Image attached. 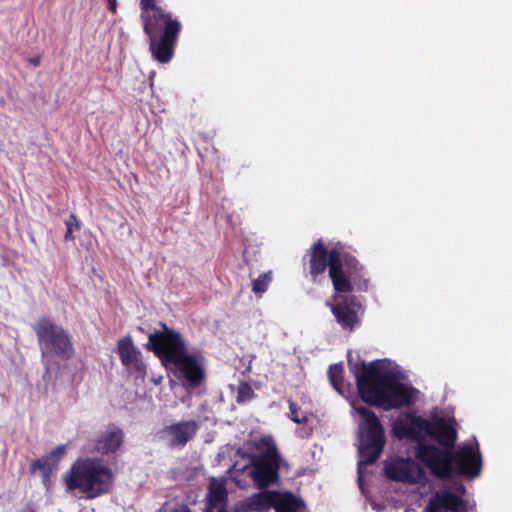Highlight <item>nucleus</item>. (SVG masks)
Returning a JSON list of instances; mask_svg holds the SVG:
<instances>
[{
	"instance_id": "nucleus-1",
	"label": "nucleus",
	"mask_w": 512,
	"mask_h": 512,
	"mask_svg": "<svg viewBox=\"0 0 512 512\" xmlns=\"http://www.w3.org/2000/svg\"><path fill=\"white\" fill-rule=\"evenodd\" d=\"M303 262L314 283L319 282L328 269L333 289L339 294L331 305V311L343 329L352 331L360 323L358 311L361 304L356 296L346 294L352 293L357 282L362 280L364 266L340 242L328 249L322 239L313 242ZM363 285L366 290V279H363Z\"/></svg>"
},
{
	"instance_id": "nucleus-2",
	"label": "nucleus",
	"mask_w": 512,
	"mask_h": 512,
	"mask_svg": "<svg viewBox=\"0 0 512 512\" xmlns=\"http://www.w3.org/2000/svg\"><path fill=\"white\" fill-rule=\"evenodd\" d=\"M159 325L161 330L149 334L145 348L153 352L165 367L173 368L175 377L186 390L199 388L206 379L203 355L198 351L190 353L179 331L164 322Z\"/></svg>"
},
{
	"instance_id": "nucleus-3",
	"label": "nucleus",
	"mask_w": 512,
	"mask_h": 512,
	"mask_svg": "<svg viewBox=\"0 0 512 512\" xmlns=\"http://www.w3.org/2000/svg\"><path fill=\"white\" fill-rule=\"evenodd\" d=\"M353 372L361 399L371 406L390 411L410 406L416 399L417 389L400 382L396 373L387 369L385 360L363 362Z\"/></svg>"
},
{
	"instance_id": "nucleus-4",
	"label": "nucleus",
	"mask_w": 512,
	"mask_h": 512,
	"mask_svg": "<svg viewBox=\"0 0 512 512\" xmlns=\"http://www.w3.org/2000/svg\"><path fill=\"white\" fill-rule=\"evenodd\" d=\"M162 0H140V21L148 37L149 50L159 63H168L182 31V23L177 16L161 5Z\"/></svg>"
},
{
	"instance_id": "nucleus-5",
	"label": "nucleus",
	"mask_w": 512,
	"mask_h": 512,
	"mask_svg": "<svg viewBox=\"0 0 512 512\" xmlns=\"http://www.w3.org/2000/svg\"><path fill=\"white\" fill-rule=\"evenodd\" d=\"M416 459L422 463L430 474L438 479L446 480L455 471L467 479L478 477L482 470V456L478 443L459 446L457 450H441L440 447L419 443L415 450Z\"/></svg>"
},
{
	"instance_id": "nucleus-6",
	"label": "nucleus",
	"mask_w": 512,
	"mask_h": 512,
	"mask_svg": "<svg viewBox=\"0 0 512 512\" xmlns=\"http://www.w3.org/2000/svg\"><path fill=\"white\" fill-rule=\"evenodd\" d=\"M69 490H79L88 499L110 492L114 481L112 470L96 459H77L64 476Z\"/></svg>"
},
{
	"instance_id": "nucleus-7",
	"label": "nucleus",
	"mask_w": 512,
	"mask_h": 512,
	"mask_svg": "<svg viewBox=\"0 0 512 512\" xmlns=\"http://www.w3.org/2000/svg\"><path fill=\"white\" fill-rule=\"evenodd\" d=\"M33 330L43 359L56 357L66 361L74 356L75 350L70 334L50 318H40L33 325Z\"/></svg>"
},
{
	"instance_id": "nucleus-8",
	"label": "nucleus",
	"mask_w": 512,
	"mask_h": 512,
	"mask_svg": "<svg viewBox=\"0 0 512 512\" xmlns=\"http://www.w3.org/2000/svg\"><path fill=\"white\" fill-rule=\"evenodd\" d=\"M357 413L364 423L360 427L359 466L375 463L385 445V431L377 415L367 407L360 406Z\"/></svg>"
},
{
	"instance_id": "nucleus-9",
	"label": "nucleus",
	"mask_w": 512,
	"mask_h": 512,
	"mask_svg": "<svg viewBox=\"0 0 512 512\" xmlns=\"http://www.w3.org/2000/svg\"><path fill=\"white\" fill-rule=\"evenodd\" d=\"M250 476L259 489H266L279 480L281 457L275 445L255 455L252 460Z\"/></svg>"
},
{
	"instance_id": "nucleus-10",
	"label": "nucleus",
	"mask_w": 512,
	"mask_h": 512,
	"mask_svg": "<svg viewBox=\"0 0 512 512\" xmlns=\"http://www.w3.org/2000/svg\"><path fill=\"white\" fill-rule=\"evenodd\" d=\"M460 495L453 493L448 488L436 490L430 497L423 512H467V501L463 499L466 493L464 485L457 487Z\"/></svg>"
},
{
	"instance_id": "nucleus-11",
	"label": "nucleus",
	"mask_w": 512,
	"mask_h": 512,
	"mask_svg": "<svg viewBox=\"0 0 512 512\" xmlns=\"http://www.w3.org/2000/svg\"><path fill=\"white\" fill-rule=\"evenodd\" d=\"M117 354L121 364L136 378H144L147 366L142 359V353L133 343L130 335H126L117 342Z\"/></svg>"
},
{
	"instance_id": "nucleus-12",
	"label": "nucleus",
	"mask_w": 512,
	"mask_h": 512,
	"mask_svg": "<svg viewBox=\"0 0 512 512\" xmlns=\"http://www.w3.org/2000/svg\"><path fill=\"white\" fill-rule=\"evenodd\" d=\"M386 476L395 481L418 484L426 479V473L418 462L410 458H401L385 468Z\"/></svg>"
},
{
	"instance_id": "nucleus-13",
	"label": "nucleus",
	"mask_w": 512,
	"mask_h": 512,
	"mask_svg": "<svg viewBox=\"0 0 512 512\" xmlns=\"http://www.w3.org/2000/svg\"><path fill=\"white\" fill-rule=\"evenodd\" d=\"M125 439L123 429L115 424H109L105 431H102L89 448L91 453L102 456L115 455L122 447Z\"/></svg>"
},
{
	"instance_id": "nucleus-14",
	"label": "nucleus",
	"mask_w": 512,
	"mask_h": 512,
	"mask_svg": "<svg viewBox=\"0 0 512 512\" xmlns=\"http://www.w3.org/2000/svg\"><path fill=\"white\" fill-rule=\"evenodd\" d=\"M428 436L439 444L441 450H452L457 441V430L445 418L437 417L430 421Z\"/></svg>"
},
{
	"instance_id": "nucleus-15",
	"label": "nucleus",
	"mask_w": 512,
	"mask_h": 512,
	"mask_svg": "<svg viewBox=\"0 0 512 512\" xmlns=\"http://www.w3.org/2000/svg\"><path fill=\"white\" fill-rule=\"evenodd\" d=\"M198 429L199 425L195 420L180 421L166 426L161 434L169 439L170 447H184L195 437Z\"/></svg>"
},
{
	"instance_id": "nucleus-16",
	"label": "nucleus",
	"mask_w": 512,
	"mask_h": 512,
	"mask_svg": "<svg viewBox=\"0 0 512 512\" xmlns=\"http://www.w3.org/2000/svg\"><path fill=\"white\" fill-rule=\"evenodd\" d=\"M227 503L228 492L225 484L217 481L216 478H211L208 486L206 510L227 509Z\"/></svg>"
},
{
	"instance_id": "nucleus-17",
	"label": "nucleus",
	"mask_w": 512,
	"mask_h": 512,
	"mask_svg": "<svg viewBox=\"0 0 512 512\" xmlns=\"http://www.w3.org/2000/svg\"><path fill=\"white\" fill-rule=\"evenodd\" d=\"M277 496V491H262L251 496L247 506L251 511L267 512L270 508H274L275 497Z\"/></svg>"
},
{
	"instance_id": "nucleus-18",
	"label": "nucleus",
	"mask_w": 512,
	"mask_h": 512,
	"mask_svg": "<svg viewBox=\"0 0 512 512\" xmlns=\"http://www.w3.org/2000/svg\"><path fill=\"white\" fill-rule=\"evenodd\" d=\"M302 502L290 492L280 493L275 497L274 509L276 512H297Z\"/></svg>"
},
{
	"instance_id": "nucleus-19",
	"label": "nucleus",
	"mask_w": 512,
	"mask_h": 512,
	"mask_svg": "<svg viewBox=\"0 0 512 512\" xmlns=\"http://www.w3.org/2000/svg\"><path fill=\"white\" fill-rule=\"evenodd\" d=\"M430 421L419 416H409L410 439L424 443V434L428 436Z\"/></svg>"
},
{
	"instance_id": "nucleus-20",
	"label": "nucleus",
	"mask_w": 512,
	"mask_h": 512,
	"mask_svg": "<svg viewBox=\"0 0 512 512\" xmlns=\"http://www.w3.org/2000/svg\"><path fill=\"white\" fill-rule=\"evenodd\" d=\"M328 378L333 388L340 394L346 392L344 367L341 363L332 364L328 369Z\"/></svg>"
},
{
	"instance_id": "nucleus-21",
	"label": "nucleus",
	"mask_w": 512,
	"mask_h": 512,
	"mask_svg": "<svg viewBox=\"0 0 512 512\" xmlns=\"http://www.w3.org/2000/svg\"><path fill=\"white\" fill-rule=\"evenodd\" d=\"M57 466L51 461V457H48L47 455L34 460L30 464V472L35 473L36 471H41L43 473L44 479H48L50 473L56 468Z\"/></svg>"
},
{
	"instance_id": "nucleus-22",
	"label": "nucleus",
	"mask_w": 512,
	"mask_h": 512,
	"mask_svg": "<svg viewBox=\"0 0 512 512\" xmlns=\"http://www.w3.org/2000/svg\"><path fill=\"white\" fill-rule=\"evenodd\" d=\"M255 397L256 394L252 389L251 385L246 381L240 382L237 389L236 402L239 404H243L252 400Z\"/></svg>"
},
{
	"instance_id": "nucleus-23",
	"label": "nucleus",
	"mask_w": 512,
	"mask_h": 512,
	"mask_svg": "<svg viewBox=\"0 0 512 512\" xmlns=\"http://www.w3.org/2000/svg\"><path fill=\"white\" fill-rule=\"evenodd\" d=\"M272 281L271 272H266L259 275L258 278L252 281V291L256 295H262L268 288L270 282Z\"/></svg>"
},
{
	"instance_id": "nucleus-24",
	"label": "nucleus",
	"mask_w": 512,
	"mask_h": 512,
	"mask_svg": "<svg viewBox=\"0 0 512 512\" xmlns=\"http://www.w3.org/2000/svg\"><path fill=\"white\" fill-rule=\"evenodd\" d=\"M409 418L407 420L397 419L392 425V433L399 440L410 438Z\"/></svg>"
},
{
	"instance_id": "nucleus-25",
	"label": "nucleus",
	"mask_w": 512,
	"mask_h": 512,
	"mask_svg": "<svg viewBox=\"0 0 512 512\" xmlns=\"http://www.w3.org/2000/svg\"><path fill=\"white\" fill-rule=\"evenodd\" d=\"M288 406H289V418L297 423V424H305L308 422V417L305 413L300 411V408L297 406V404L292 400L288 399Z\"/></svg>"
},
{
	"instance_id": "nucleus-26",
	"label": "nucleus",
	"mask_w": 512,
	"mask_h": 512,
	"mask_svg": "<svg viewBox=\"0 0 512 512\" xmlns=\"http://www.w3.org/2000/svg\"><path fill=\"white\" fill-rule=\"evenodd\" d=\"M66 224V233L64 235V239L66 241H73L75 239L73 232L74 230L80 229L79 221L75 214H71L69 218L65 222Z\"/></svg>"
},
{
	"instance_id": "nucleus-27",
	"label": "nucleus",
	"mask_w": 512,
	"mask_h": 512,
	"mask_svg": "<svg viewBox=\"0 0 512 512\" xmlns=\"http://www.w3.org/2000/svg\"><path fill=\"white\" fill-rule=\"evenodd\" d=\"M66 452V446L65 445H58L56 448H54L47 456L51 457V461L58 466L59 461L63 457V455Z\"/></svg>"
},
{
	"instance_id": "nucleus-28",
	"label": "nucleus",
	"mask_w": 512,
	"mask_h": 512,
	"mask_svg": "<svg viewBox=\"0 0 512 512\" xmlns=\"http://www.w3.org/2000/svg\"><path fill=\"white\" fill-rule=\"evenodd\" d=\"M66 452V446L65 445H58L56 448H54L47 456L51 457V461L58 466L59 461L63 457V455Z\"/></svg>"
},
{
	"instance_id": "nucleus-29",
	"label": "nucleus",
	"mask_w": 512,
	"mask_h": 512,
	"mask_svg": "<svg viewBox=\"0 0 512 512\" xmlns=\"http://www.w3.org/2000/svg\"><path fill=\"white\" fill-rule=\"evenodd\" d=\"M108 9L111 12L116 13V9H117V2H116V0H109Z\"/></svg>"
},
{
	"instance_id": "nucleus-30",
	"label": "nucleus",
	"mask_w": 512,
	"mask_h": 512,
	"mask_svg": "<svg viewBox=\"0 0 512 512\" xmlns=\"http://www.w3.org/2000/svg\"><path fill=\"white\" fill-rule=\"evenodd\" d=\"M171 512H192V511L190 510V508L187 505L184 504V505H181L179 508L174 509Z\"/></svg>"
},
{
	"instance_id": "nucleus-31",
	"label": "nucleus",
	"mask_w": 512,
	"mask_h": 512,
	"mask_svg": "<svg viewBox=\"0 0 512 512\" xmlns=\"http://www.w3.org/2000/svg\"><path fill=\"white\" fill-rule=\"evenodd\" d=\"M29 62L34 66V67H37L40 65V57L39 56H36V57H31L29 58Z\"/></svg>"
},
{
	"instance_id": "nucleus-32",
	"label": "nucleus",
	"mask_w": 512,
	"mask_h": 512,
	"mask_svg": "<svg viewBox=\"0 0 512 512\" xmlns=\"http://www.w3.org/2000/svg\"><path fill=\"white\" fill-rule=\"evenodd\" d=\"M22 512H36L33 505L28 503L22 510Z\"/></svg>"
}]
</instances>
